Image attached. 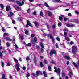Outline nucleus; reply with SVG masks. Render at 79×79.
Masks as SVG:
<instances>
[{
	"label": "nucleus",
	"instance_id": "f257e3e1",
	"mask_svg": "<svg viewBox=\"0 0 79 79\" xmlns=\"http://www.w3.org/2000/svg\"><path fill=\"white\" fill-rule=\"evenodd\" d=\"M72 52L73 54H76V52L77 51V47L75 46H73L72 47Z\"/></svg>",
	"mask_w": 79,
	"mask_h": 79
},
{
	"label": "nucleus",
	"instance_id": "f03ea898",
	"mask_svg": "<svg viewBox=\"0 0 79 79\" xmlns=\"http://www.w3.org/2000/svg\"><path fill=\"white\" fill-rule=\"evenodd\" d=\"M34 40H32L31 42L32 44V45L33 46H35V42H37V37L35 36L34 38Z\"/></svg>",
	"mask_w": 79,
	"mask_h": 79
},
{
	"label": "nucleus",
	"instance_id": "7ed1b4c3",
	"mask_svg": "<svg viewBox=\"0 0 79 79\" xmlns=\"http://www.w3.org/2000/svg\"><path fill=\"white\" fill-rule=\"evenodd\" d=\"M53 54H54V55H56L57 54L56 51V50H51V51L49 53V55L50 56H52V55H53Z\"/></svg>",
	"mask_w": 79,
	"mask_h": 79
},
{
	"label": "nucleus",
	"instance_id": "20e7f679",
	"mask_svg": "<svg viewBox=\"0 0 79 79\" xmlns=\"http://www.w3.org/2000/svg\"><path fill=\"white\" fill-rule=\"evenodd\" d=\"M55 70L54 71L55 73H57L59 74V75L60 76V69L59 68H58L57 69L56 67H54V68Z\"/></svg>",
	"mask_w": 79,
	"mask_h": 79
},
{
	"label": "nucleus",
	"instance_id": "39448f33",
	"mask_svg": "<svg viewBox=\"0 0 79 79\" xmlns=\"http://www.w3.org/2000/svg\"><path fill=\"white\" fill-rule=\"evenodd\" d=\"M14 7L15 8L16 10H17V11H21V9L20 7H19V6H18L17 5H14Z\"/></svg>",
	"mask_w": 79,
	"mask_h": 79
},
{
	"label": "nucleus",
	"instance_id": "423d86ee",
	"mask_svg": "<svg viewBox=\"0 0 79 79\" xmlns=\"http://www.w3.org/2000/svg\"><path fill=\"white\" fill-rule=\"evenodd\" d=\"M48 37H50V38L52 40V42H53V43H55V40H54V38L52 36V34H48Z\"/></svg>",
	"mask_w": 79,
	"mask_h": 79
},
{
	"label": "nucleus",
	"instance_id": "0eeeda50",
	"mask_svg": "<svg viewBox=\"0 0 79 79\" xmlns=\"http://www.w3.org/2000/svg\"><path fill=\"white\" fill-rule=\"evenodd\" d=\"M29 26H31V27H32V25H31V23L30 22L29 20H27L26 27H29Z\"/></svg>",
	"mask_w": 79,
	"mask_h": 79
},
{
	"label": "nucleus",
	"instance_id": "6e6552de",
	"mask_svg": "<svg viewBox=\"0 0 79 79\" xmlns=\"http://www.w3.org/2000/svg\"><path fill=\"white\" fill-rule=\"evenodd\" d=\"M6 11H11V9L10 6L7 5L6 7Z\"/></svg>",
	"mask_w": 79,
	"mask_h": 79
},
{
	"label": "nucleus",
	"instance_id": "1a4fd4ad",
	"mask_svg": "<svg viewBox=\"0 0 79 79\" xmlns=\"http://www.w3.org/2000/svg\"><path fill=\"white\" fill-rule=\"evenodd\" d=\"M36 74L37 76H39L40 74H42V72L40 71H36Z\"/></svg>",
	"mask_w": 79,
	"mask_h": 79
},
{
	"label": "nucleus",
	"instance_id": "9d476101",
	"mask_svg": "<svg viewBox=\"0 0 79 79\" xmlns=\"http://www.w3.org/2000/svg\"><path fill=\"white\" fill-rule=\"evenodd\" d=\"M64 16L63 15H61L60 16H59V19L60 21H61L62 19H63V18H64Z\"/></svg>",
	"mask_w": 79,
	"mask_h": 79
},
{
	"label": "nucleus",
	"instance_id": "9b49d317",
	"mask_svg": "<svg viewBox=\"0 0 79 79\" xmlns=\"http://www.w3.org/2000/svg\"><path fill=\"white\" fill-rule=\"evenodd\" d=\"M67 26L68 27H74V26H75V25L72 24V25H69V24H67Z\"/></svg>",
	"mask_w": 79,
	"mask_h": 79
},
{
	"label": "nucleus",
	"instance_id": "f8f14e48",
	"mask_svg": "<svg viewBox=\"0 0 79 79\" xmlns=\"http://www.w3.org/2000/svg\"><path fill=\"white\" fill-rule=\"evenodd\" d=\"M5 39L6 40H8V41H12V40L9 38V37H7L5 38Z\"/></svg>",
	"mask_w": 79,
	"mask_h": 79
},
{
	"label": "nucleus",
	"instance_id": "ddd939ff",
	"mask_svg": "<svg viewBox=\"0 0 79 79\" xmlns=\"http://www.w3.org/2000/svg\"><path fill=\"white\" fill-rule=\"evenodd\" d=\"M72 64H73L74 65V66H75V67L76 68H77V69L78 68V66L77 65V64H76V63L75 62H73L72 63Z\"/></svg>",
	"mask_w": 79,
	"mask_h": 79
},
{
	"label": "nucleus",
	"instance_id": "4468645a",
	"mask_svg": "<svg viewBox=\"0 0 79 79\" xmlns=\"http://www.w3.org/2000/svg\"><path fill=\"white\" fill-rule=\"evenodd\" d=\"M73 74L71 71H70L69 73L68 74V75L69 76L70 78H71V76H73Z\"/></svg>",
	"mask_w": 79,
	"mask_h": 79
},
{
	"label": "nucleus",
	"instance_id": "2eb2a0df",
	"mask_svg": "<svg viewBox=\"0 0 79 79\" xmlns=\"http://www.w3.org/2000/svg\"><path fill=\"white\" fill-rule=\"evenodd\" d=\"M41 68H43L44 67V64H43V63L42 62H40V64H39Z\"/></svg>",
	"mask_w": 79,
	"mask_h": 79
},
{
	"label": "nucleus",
	"instance_id": "dca6fc26",
	"mask_svg": "<svg viewBox=\"0 0 79 79\" xmlns=\"http://www.w3.org/2000/svg\"><path fill=\"white\" fill-rule=\"evenodd\" d=\"M34 23L35 26H39V23H37V22L36 21L34 22Z\"/></svg>",
	"mask_w": 79,
	"mask_h": 79
},
{
	"label": "nucleus",
	"instance_id": "f3484780",
	"mask_svg": "<svg viewBox=\"0 0 79 79\" xmlns=\"http://www.w3.org/2000/svg\"><path fill=\"white\" fill-rule=\"evenodd\" d=\"M15 2L17 3V5H19V6H20L21 2H19V1H15Z\"/></svg>",
	"mask_w": 79,
	"mask_h": 79
},
{
	"label": "nucleus",
	"instance_id": "a211bd4d",
	"mask_svg": "<svg viewBox=\"0 0 79 79\" xmlns=\"http://www.w3.org/2000/svg\"><path fill=\"white\" fill-rule=\"evenodd\" d=\"M40 45L41 46V48H44V44H43L42 43H40Z\"/></svg>",
	"mask_w": 79,
	"mask_h": 79
},
{
	"label": "nucleus",
	"instance_id": "6ab92c4d",
	"mask_svg": "<svg viewBox=\"0 0 79 79\" xmlns=\"http://www.w3.org/2000/svg\"><path fill=\"white\" fill-rule=\"evenodd\" d=\"M31 45H32V44L29 43L26 44V45H25V46H26V47H29V46H31Z\"/></svg>",
	"mask_w": 79,
	"mask_h": 79
},
{
	"label": "nucleus",
	"instance_id": "aec40b11",
	"mask_svg": "<svg viewBox=\"0 0 79 79\" xmlns=\"http://www.w3.org/2000/svg\"><path fill=\"white\" fill-rule=\"evenodd\" d=\"M5 76H6V74H3L2 75L1 79H4L5 77Z\"/></svg>",
	"mask_w": 79,
	"mask_h": 79
},
{
	"label": "nucleus",
	"instance_id": "412c9836",
	"mask_svg": "<svg viewBox=\"0 0 79 79\" xmlns=\"http://www.w3.org/2000/svg\"><path fill=\"white\" fill-rule=\"evenodd\" d=\"M64 58L65 59H67V60H70V59H71V58H70L69 57L67 56H65Z\"/></svg>",
	"mask_w": 79,
	"mask_h": 79
},
{
	"label": "nucleus",
	"instance_id": "4be33fe9",
	"mask_svg": "<svg viewBox=\"0 0 79 79\" xmlns=\"http://www.w3.org/2000/svg\"><path fill=\"white\" fill-rule=\"evenodd\" d=\"M24 31H25V32L26 35H27L28 34V32H29V31H28L26 29H24Z\"/></svg>",
	"mask_w": 79,
	"mask_h": 79
},
{
	"label": "nucleus",
	"instance_id": "5701e85b",
	"mask_svg": "<svg viewBox=\"0 0 79 79\" xmlns=\"http://www.w3.org/2000/svg\"><path fill=\"white\" fill-rule=\"evenodd\" d=\"M43 74H44V76L45 77H47V75L46 74L45 71L43 72Z\"/></svg>",
	"mask_w": 79,
	"mask_h": 79
},
{
	"label": "nucleus",
	"instance_id": "b1692460",
	"mask_svg": "<svg viewBox=\"0 0 79 79\" xmlns=\"http://www.w3.org/2000/svg\"><path fill=\"white\" fill-rule=\"evenodd\" d=\"M54 1H56L57 3H61L62 2L60 0H54Z\"/></svg>",
	"mask_w": 79,
	"mask_h": 79
},
{
	"label": "nucleus",
	"instance_id": "393cba45",
	"mask_svg": "<svg viewBox=\"0 0 79 79\" xmlns=\"http://www.w3.org/2000/svg\"><path fill=\"white\" fill-rule=\"evenodd\" d=\"M44 4L46 6V7H47L48 8H49V6H48L47 2H44Z\"/></svg>",
	"mask_w": 79,
	"mask_h": 79
},
{
	"label": "nucleus",
	"instance_id": "a878e982",
	"mask_svg": "<svg viewBox=\"0 0 79 79\" xmlns=\"http://www.w3.org/2000/svg\"><path fill=\"white\" fill-rule=\"evenodd\" d=\"M62 77H65V73H64V72L63 71H62Z\"/></svg>",
	"mask_w": 79,
	"mask_h": 79
},
{
	"label": "nucleus",
	"instance_id": "bb28decb",
	"mask_svg": "<svg viewBox=\"0 0 79 79\" xmlns=\"http://www.w3.org/2000/svg\"><path fill=\"white\" fill-rule=\"evenodd\" d=\"M40 15L41 16H44V13H43V12H42V11L40 12Z\"/></svg>",
	"mask_w": 79,
	"mask_h": 79
},
{
	"label": "nucleus",
	"instance_id": "cd10ccee",
	"mask_svg": "<svg viewBox=\"0 0 79 79\" xmlns=\"http://www.w3.org/2000/svg\"><path fill=\"white\" fill-rule=\"evenodd\" d=\"M14 61L16 63H18V60L15 58H14Z\"/></svg>",
	"mask_w": 79,
	"mask_h": 79
},
{
	"label": "nucleus",
	"instance_id": "c85d7f7f",
	"mask_svg": "<svg viewBox=\"0 0 79 79\" xmlns=\"http://www.w3.org/2000/svg\"><path fill=\"white\" fill-rule=\"evenodd\" d=\"M0 6L1 7L2 9H4V6H3V5L2 4H1L0 5Z\"/></svg>",
	"mask_w": 79,
	"mask_h": 79
},
{
	"label": "nucleus",
	"instance_id": "c756f323",
	"mask_svg": "<svg viewBox=\"0 0 79 79\" xmlns=\"http://www.w3.org/2000/svg\"><path fill=\"white\" fill-rule=\"evenodd\" d=\"M52 28L53 29H55L56 28V25H55V23H54L53 25H52Z\"/></svg>",
	"mask_w": 79,
	"mask_h": 79
},
{
	"label": "nucleus",
	"instance_id": "7c9ffc66",
	"mask_svg": "<svg viewBox=\"0 0 79 79\" xmlns=\"http://www.w3.org/2000/svg\"><path fill=\"white\" fill-rule=\"evenodd\" d=\"M17 20L18 21H22V19L21 18L18 17L17 18Z\"/></svg>",
	"mask_w": 79,
	"mask_h": 79
},
{
	"label": "nucleus",
	"instance_id": "2f4dec72",
	"mask_svg": "<svg viewBox=\"0 0 79 79\" xmlns=\"http://www.w3.org/2000/svg\"><path fill=\"white\" fill-rule=\"evenodd\" d=\"M20 6H21L22 5H23L24 4V1H22V3L20 2Z\"/></svg>",
	"mask_w": 79,
	"mask_h": 79
},
{
	"label": "nucleus",
	"instance_id": "473e14b6",
	"mask_svg": "<svg viewBox=\"0 0 79 79\" xmlns=\"http://www.w3.org/2000/svg\"><path fill=\"white\" fill-rule=\"evenodd\" d=\"M48 15L49 16H52V13L50 12H49L48 14Z\"/></svg>",
	"mask_w": 79,
	"mask_h": 79
},
{
	"label": "nucleus",
	"instance_id": "72a5a7b5",
	"mask_svg": "<svg viewBox=\"0 0 79 79\" xmlns=\"http://www.w3.org/2000/svg\"><path fill=\"white\" fill-rule=\"evenodd\" d=\"M48 69L49 71H52V68H51V67L50 66H48Z\"/></svg>",
	"mask_w": 79,
	"mask_h": 79
},
{
	"label": "nucleus",
	"instance_id": "f704fd0d",
	"mask_svg": "<svg viewBox=\"0 0 79 79\" xmlns=\"http://www.w3.org/2000/svg\"><path fill=\"white\" fill-rule=\"evenodd\" d=\"M56 39L59 42H60V38H59V37L56 38Z\"/></svg>",
	"mask_w": 79,
	"mask_h": 79
},
{
	"label": "nucleus",
	"instance_id": "c9c22d12",
	"mask_svg": "<svg viewBox=\"0 0 79 79\" xmlns=\"http://www.w3.org/2000/svg\"><path fill=\"white\" fill-rule=\"evenodd\" d=\"M1 66L2 68L4 67V62H1Z\"/></svg>",
	"mask_w": 79,
	"mask_h": 79
},
{
	"label": "nucleus",
	"instance_id": "e433bc0d",
	"mask_svg": "<svg viewBox=\"0 0 79 79\" xmlns=\"http://www.w3.org/2000/svg\"><path fill=\"white\" fill-rule=\"evenodd\" d=\"M68 18L66 17H65L64 19V21H68Z\"/></svg>",
	"mask_w": 79,
	"mask_h": 79
},
{
	"label": "nucleus",
	"instance_id": "4c0bfd02",
	"mask_svg": "<svg viewBox=\"0 0 79 79\" xmlns=\"http://www.w3.org/2000/svg\"><path fill=\"white\" fill-rule=\"evenodd\" d=\"M65 39L67 41H70V40H69V38H67V37H65Z\"/></svg>",
	"mask_w": 79,
	"mask_h": 79
},
{
	"label": "nucleus",
	"instance_id": "58836bf2",
	"mask_svg": "<svg viewBox=\"0 0 79 79\" xmlns=\"http://www.w3.org/2000/svg\"><path fill=\"white\" fill-rule=\"evenodd\" d=\"M64 35L65 37H67V32H64Z\"/></svg>",
	"mask_w": 79,
	"mask_h": 79
},
{
	"label": "nucleus",
	"instance_id": "ea45409f",
	"mask_svg": "<svg viewBox=\"0 0 79 79\" xmlns=\"http://www.w3.org/2000/svg\"><path fill=\"white\" fill-rule=\"evenodd\" d=\"M56 47L57 48H59V47L58 46V45L57 43H56L55 44Z\"/></svg>",
	"mask_w": 79,
	"mask_h": 79
},
{
	"label": "nucleus",
	"instance_id": "a19ab883",
	"mask_svg": "<svg viewBox=\"0 0 79 79\" xmlns=\"http://www.w3.org/2000/svg\"><path fill=\"white\" fill-rule=\"evenodd\" d=\"M47 27L48 29V30H49L50 29V25L48 24H47Z\"/></svg>",
	"mask_w": 79,
	"mask_h": 79
},
{
	"label": "nucleus",
	"instance_id": "79ce46f5",
	"mask_svg": "<svg viewBox=\"0 0 79 79\" xmlns=\"http://www.w3.org/2000/svg\"><path fill=\"white\" fill-rule=\"evenodd\" d=\"M58 26L59 27L60 26H62V24L61 23H58Z\"/></svg>",
	"mask_w": 79,
	"mask_h": 79
},
{
	"label": "nucleus",
	"instance_id": "37998d69",
	"mask_svg": "<svg viewBox=\"0 0 79 79\" xmlns=\"http://www.w3.org/2000/svg\"><path fill=\"white\" fill-rule=\"evenodd\" d=\"M10 64H11V63L10 62H8L7 64V65L8 66H10Z\"/></svg>",
	"mask_w": 79,
	"mask_h": 79
},
{
	"label": "nucleus",
	"instance_id": "c03bdc74",
	"mask_svg": "<svg viewBox=\"0 0 79 79\" xmlns=\"http://www.w3.org/2000/svg\"><path fill=\"white\" fill-rule=\"evenodd\" d=\"M6 45H7V47H10V44L9 43L7 42L6 43Z\"/></svg>",
	"mask_w": 79,
	"mask_h": 79
},
{
	"label": "nucleus",
	"instance_id": "a18cd8bd",
	"mask_svg": "<svg viewBox=\"0 0 79 79\" xmlns=\"http://www.w3.org/2000/svg\"><path fill=\"white\" fill-rule=\"evenodd\" d=\"M63 31L64 32H65V31H67V32H68V30L67 29H64L63 30Z\"/></svg>",
	"mask_w": 79,
	"mask_h": 79
},
{
	"label": "nucleus",
	"instance_id": "49530a36",
	"mask_svg": "<svg viewBox=\"0 0 79 79\" xmlns=\"http://www.w3.org/2000/svg\"><path fill=\"white\" fill-rule=\"evenodd\" d=\"M34 63H36V62L37 61V60H36V58H35V57H34Z\"/></svg>",
	"mask_w": 79,
	"mask_h": 79
},
{
	"label": "nucleus",
	"instance_id": "de8ad7c7",
	"mask_svg": "<svg viewBox=\"0 0 79 79\" xmlns=\"http://www.w3.org/2000/svg\"><path fill=\"white\" fill-rule=\"evenodd\" d=\"M6 35H8L7 33H4L3 36H6Z\"/></svg>",
	"mask_w": 79,
	"mask_h": 79
},
{
	"label": "nucleus",
	"instance_id": "09e8293b",
	"mask_svg": "<svg viewBox=\"0 0 79 79\" xmlns=\"http://www.w3.org/2000/svg\"><path fill=\"white\" fill-rule=\"evenodd\" d=\"M76 23H78V20L75 19L74 20Z\"/></svg>",
	"mask_w": 79,
	"mask_h": 79
},
{
	"label": "nucleus",
	"instance_id": "8fccbe9b",
	"mask_svg": "<svg viewBox=\"0 0 79 79\" xmlns=\"http://www.w3.org/2000/svg\"><path fill=\"white\" fill-rule=\"evenodd\" d=\"M10 13L11 16H13V13L12 12H10Z\"/></svg>",
	"mask_w": 79,
	"mask_h": 79
},
{
	"label": "nucleus",
	"instance_id": "3c124183",
	"mask_svg": "<svg viewBox=\"0 0 79 79\" xmlns=\"http://www.w3.org/2000/svg\"><path fill=\"white\" fill-rule=\"evenodd\" d=\"M29 76H30V74L28 73L27 74V76H26V77H29Z\"/></svg>",
	"mask_w": 79,
	"mask_h": 79
},
{
	"label": "nucleus",
	"instance_id": "603ef678",
	"mask_svg": "<svg viewBox=\"0 0 79 79\" xmlns=\"http://www.w3.org/2000/svg\"><path fill=\"white\" fill-rule=\"evenodd\" d=\"M27 11V13H29V12H30V9L29 8L28 9Z\"/></svg>",
	"mask_w": 79,
	"mask_h": 79
},
{
	"label": "nucleus",
	"instance_id": "864d4df0",
	"mask_svg": "<svg viewBox=\"0 0 79 79\" xmlns=\"http://www.w3.org/2000/svg\"><path fill=\"white\" fill-rule=\"evenodd\" d=\"M37 13V12L35 11L33 13V15H35Z\"/></svg>",
	"mask_w": 79,
	"mask_h": 79
},
{
	"label": "nucleus",
	"instance_id": "5fc2aeb1",
	"mask_svg": "<svg viewBox=\"0 0 79 79\" xmlns=\"http://www.w3.org/2000/svg\"><path fill=\"white\" fill-rule=\"evenodd\" d=\"M70 44L71 45H73V44H74V42L73 41H71L70 42Z\"/></svg>",
	"mask_w": 79,
	"mask_h": 79
},
{
	"label": "nucleus",
	"instance_id": "6e6d98bb",
	"mask_svg": "<svg viewBox=\"0 0 79 79\" xmlns=\"http://www.w3.org/2000/svg\"><path fill=\"white\" fill-rule=\"evenodd\" d=\"M15 40L14 38L13 39V40L12 41V43H13L14 44H15Z\"/></svg>",
	"mask_w": 79,
	"mask_h": 79
},
{
	"label": "nucleus",
	"instance_id": "4d7b16f0",
	"mask_svg": "<svg viewBox=\"0 0 79 79\" xmlns=\"http://www.w3.org/2000/svg\"><path fill=\"white\" fill-rule=\"evenodd\" d=\"M75 13H76V14H77V15H79V12H78V11H75Z\"/></svg>",
	"mask_w": 79,
	"mask_h": 79
},
{
	"label": "nucleus",
	"instance_id": "13d9d810",
	"mask_svg": "<svg viewBox=\"0 0 79 79\" xmlns=\"http://www.w3.org/2000/svg\"><path fill=\"white\" fill-rule=\"evenodd\" d=\"M68 16H72V15H71V13H69L68 14Z\"/></svg>",
	"mask_w": 79,
	"mask_h": 79
},
{
	"label": "nucleus",
	"instance_id": "bf43d9fd",
	"mask_svg": "<svg viewBox=\"0 0 79 79\" xmlns=\"http://www.w3.org/2000/svg\"><path fill=\"white\" fill-rule=\"evenodd\" d=\"M12 23H13V24H15V20H12Z\"/></svg>",
	"mask_w": 79,
	"mask_h": 79
},
{
	"label": "nucleus",
	"instance_id": "052dcab7",
	"mask_svg": "<svg viewBox=\"0 0 79 79\" xmlns=\"http://www.w3.org/2000/svg\"><path fill=\"white\" fill-rule=\"evenodd\" d=\"M17 71H20V68H19V67H17Z\"/></svg>",
	"mask_w": 79,
	"mask_h": 79
},
{
	"label": "nucleus",
	"instance_id": "680f3d73",
	"mask_svg": "<svg viewBox=\"0 0 79 79\" xmlns=\"http://www.w3.org/2000/svg\"><path fill=\"white\" fill-rule=\"evenodd\" d=\"M26 67H23V69L24 70V71H25V70H26Z\"/></svg>",
	"mask_w": 79,
	"mask_h": 79
},
{
	"label": "nucleus",
	"instance_id": "e2e57ef3",
	"mask_svg": "<svg viewBox=\"0 0 79 79\" xmlns=\"http://www.w3.org/2000/svg\"><path fill=\"white\" fill-rule=\"evenodd\" d=\"M3 56V54L0 52V57H2Z\"/></svg>",
	"mask_w": 79,
	"mask_h": 79
},
{
	"label": "nucleus",
	"instance_id": "0e129e2a",
	"mask_svg": "<svg viewBox=\"0 0 79 79\" xmlns=\"http://www.w3.org/2000/svg\"><path fill=\"white\" fill-rule=\"evenodd\" d=\"M67 69H68L69 70H71V67H70L69 66H68Z\"/></svg>",
	"mask_w": 79,
	"mask_h": 79
},
{
	"label": "nucleus",
	"instance_id": "69168bd1",
	"mask_svg": "<svg viewBox=\"0 0 79 79\" xmlns=\"http://www.w3.org/2000/svg\"><path fill=\"white\" fill-rule=\"evenodd\" d=\"M16 65L17 68L19 67V64H17Z\"/></svg>",
	"mask_w": 79,
	"mask_h": 79
},
{
	"label": "nucleus",
	"instance_id": "338daca9",
	"mask_svg": "<svg viewBox=\"0 0 79 79\" xmlns=\"http://www.w3.org/2000/svg\"><path fill=\"white\" fill-rule=\"evenodd\" d=\"M32 74L33 75V76H34V77H35V76H36V75L34 73H32Z\"/></svg>",
	"mask_w": 79,
	"mask_h": 79
},
{
	"label": "nucleus",
	"instance_id": "774afa93",
	"mask_svg": "<svg viewBox=\"0 0 79 79\" xmlns=\"http://www.w3.org/2000/svg\"><path fill=\"white\" fill-rule=\"evenodd\" d=\"M66 6H71V5H70L69 3H67V4H66Z\"/></svg>",
	"mask_w": 79,
	"mask_h": 79
}]
</instances>
